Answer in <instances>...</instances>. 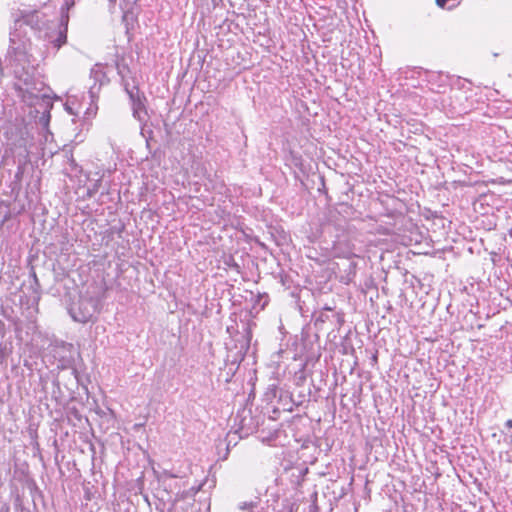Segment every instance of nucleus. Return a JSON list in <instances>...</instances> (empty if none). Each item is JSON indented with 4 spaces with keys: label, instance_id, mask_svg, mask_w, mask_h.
<instances>
[{
    "label": "nucleus",
    "instance_id": "nucleus-1",
    "mask_svg": "<svg viewBox=\"0 0 512 512\" xmlns=\"http://www.w3.org/2000/svg\"><path fill=\"white\" fill-rule=\"evenodd\" d=\"M311 317L313 324H307L302 330V346L304 354L307 355V366H309L311 362H317L320 358V342L317 327L320 322V314H317L316 309H313Z\"/></svg>",
    "mask_w": 512,
    "mask_h": 512
},
{
    "label": "nucleus",
    "instance_id": "nucleus-18",
    "mask_svg": "<svg viewBox=\"0 0 512 512\" xmlns=\"http://www.w3.org/2000/svg\"><path fill=\"white\" fill-rule=\"evenodd\" d=\"M258 504H259L258 500H255V501H244V502H241V503L238 504V508L240 510L252 511L254 508L257 507Z\"/></svg>",
    "mask_w": 512,
    "mask_h": 512
},
{
    "label": "nucleus",
    "instance_id": "nucleus-15",
    "mask_svg": "<svg viewBox=\"0 0 512 512\" xmlns=\"http://www.w3.org/2000/svg\"><path fill=\"white\" fill-rule=\"evenodd\" d=\"M66 40H67V35L65 32L63 31H59L57 37L53 40H51V43L53 44V46L57 49H59L63 44L66 43Z\"/></svg>",
    "mask_w": 512,
    "mask_h": 512
},
{
    "label": "nucleus",
    "instance_id": "nucleus-10",
    "mask_svg": "<svg viewBox=\"0 0 512 512\" xmlns=\"http://www.w3.org/2000/svg\"><path fill=\"white\" fill-rule=\"evenodd\" d=\"M116 69H117L118 75L121 77L122 85L124 86V83H128L126 81V77H128L131 74L129 65L127 64L124 57L117 59Z\"/></svg>",
    "mask_w": 512,
    "mask_h": 512
},
{
    "label": "nucleus",
    "instance_id": "nucleus-23",
    "mask_svg": "<svg viewBox=\"0 0 512 512\" xmlns=\"http://www.w3.org/2000/svg\"><path fill=\"white\" fill-rule=\"evenodd\" d=\"M137 0H122V3L120 4L121 9H125L128 6H131L132 4L136 3Z\"/></svg>",
    "mask_w": 512,
    "mask_h": 512
},
{
    "label": "nucleus",
    "instance_id": "nucleus-37",
    "mask_svg": "<svg viewBox=\"0 0 512 512\" xmlns=\"http://www.w3.org/2000/svg\"><path fill=\"white\" fill-rule=\"evenodd\" d=\"M321 192L323 193L324 192V182L322 181V189H321Z\"/></svg>",
    "mask_w": 512,
    "mask_h": 512
},
{
    "label": "nucleus",
    "instance_id": "nucleus-39",
    "mask_svg": "<svg viewBox=\"0 0 512 512\" xmlns=\"http://www.w3.org/2000/svg\"><path fill=\"white\" fill-rule=\"evenodd\" d=\"M273 393H274V397H276V395H277V390H276V389H274V390H273Z\"/></svg>",
    "mask_w": 512,
    "mask_h": 512
},
{
    "label": "nucleus",
    "instance_id": "nucleus-8",
    "mask_svg": "<svg viewBox=\"0 0 512 512\" xmlns=\"http://www.w3.org/2000/svg\"><path fill=\"white\" fill-rule=\"evenodd\" d=\"M331 322L334 326H340L343 322V315L339 312L332 310L330 307L322 308V323Z\"/></svg>",
    "mask_w": 512,
    "mask_h": 512
},
{
    "label": "nucleus",
    "instance_id": "nucleus-38",
    "mask_svg": "<svg viewBox=\"0 0 512 512\" xmlns=\"http://www.w3.org/2000/svg\"><path fill=\"white\" fill-rule=\"evenodd\" d=\"M309 242L310 243H315V241L312 238H310V237H309Z\"/></svg>",
    "mask_w": 512,
    "mask_h": 512
},
{
    "label": "nucleus",
    "instance_id": "nucleus-40",
    "mask_svg": "<svg viewBox=\"0 0 512 512\" xmlns=\"http://www.w3.org/2000/svg\"><path fill=\"white\" fill-rule=\"evenodd\" d=\"M269 395H270V392H267V393H266V397H267L268 399H270Z\"/></svg>",
    "mask_w": 512,
    "mask_h": 512
},
{
    "label": "nucleus",
    "instance_id": "nucleus-4",
    "mask_svg": "<svg viewBox=\"0 0 512 512\" xmlns=\"http://www.w3.org/2000/svg\"><path fill=\"white\" fill-rule=\"evenodd\" d=\"M18 34L16 31L10 32V45L8 54L14 57V60L20 64H30L31 54L29 53V41L17 39Z\"/></svg>",
    "mask_w": 512,
    "mask_h": 512
},
{
    "label": "nucleus",
    "instance_id": "nucleus-3",
    "mask_svg": "<svg viewBox=\"0 0 512 512\" xmlns=\"http://www.w3.org/2000/svg\"><path fill=\"white\" fill-rule=\"evenodd\" d=\"M71 318L78 323L89 322L95 314V304L90 298H80L68 308Z\"/></svg>",
    "mask_w": 512,
    "mask_h": 512
},
{
    "label": "nucleus",
    "instance_id": "nucleus-19",
    "mask_svg": "<svg viewBox=\"0 0 512 512\" xmlns=\"http://www.w3.org/2000/svg\"><path fill=\"white\" fill-rule=\"evenodd\" d=\"M12 347H8L7 344L0 343V364L7 358L10 354Z\"/></svg>",
    "mask_w": 512,
    "mask_h": 512
},
{
    "label": "nucleus",
    "instance_id": "nucleus-20",
    "mask_svg": "<svg viewBox=\"0 0 512 512\" xmlns=\"http://www.w3.org/2000/svg\"><path fill=\"white\" fill-rule=\"evenodd\" d=\"M30 290L35 295L34 299L38 302L40 300V296H41L40 282H38V286H36V283L32 282V284L30 285Z\"/></svg>",
    "mask_w": 512,
    "mask_h": 512
},
{
    "label": "nucleus",
    "instance_id": "nucleus-41",
    "mask_svg": "<svg viewBox=\"0 0 512 512\" xmlns=\"http://www.w3.org/2000/svg\"><path fill=\"white\" fill-rule=\"evenodd\" d=\"M8 218H9V216H8V215H6V216L4 217V220L6 221V220H8Z\"/></svg>",
    "mask_w": 512,
    "mask_h": 512
},
{
    "label": "nucleus",
    "instance_id": "nucleus-24",
    "mask_svg": "<svg viewBox=\"0 0 512 512\" xmlns=\"http://www.w3.org/2000/svg\"><path fill=\"white\" fill-rule=\"evenodd\" d=\"M30 277L32 278V282L36 283V286H38L39 279L36 275L34 267H31L30 269Z\"/></svg>",
    "mask_w": 512,
    "mask_h": 512
},
{
    "label": "nucleus",
    "instance_id": "nucleus-9",
    "mask_svg": "<svg viewBox=\"0 0 512 512\" xmlns=\"http://www.w3.org/2000/svg\"><path fill=\"white\" fill-rule=\"evenodd\" d=\"M40 105L43 108V112L39 117V124H41L44 128H47L50 122V110L53 107V103L48 96H43Z\"/></svg>",
    "mask_w": 512,
    "mask_h": 512
},
{
    "label": "nucleus",
    "instance_id": "nucleus-30",
    "mask_svg": "<svg viewBox=\"0 0 512 512\" xmlns=\"http://www.w3.org/2000/svg\"><path fill=\"white\" fill-rule=\"evenodd\" d=\"M505 426L508 428H512V419H508L505 423Z\"/></svg>",
    "mask_w": 512,
    "mask_h": 512
},
{
    "label": "nucleus",
    "instance_id": "nucleus-16",
    "mask_svg": "<svg viewBox=\"0 0 512 512\" xmlns=\"http://www.w3.org/2000/svg\"><path fill=\"white\" fill-rule=\"evenodd\" d=\"M13 506L14 512H31L29 508L24 506L23 499L19 495L16 496Z\"/></svg>",
    "mask_w": 512,
    "mask_h": 512
},
{
    "label": "nucleus",
    "instance_id": "nucleus-17",
    "mask_svg": "<svg viewBox=\"0 0 512 512\" xmlns=\"http://www.w3.org/2000/svg\"><path fill=\"white\" fill-rule=\"evenodd\" d=\"M67 163L70 166L71 172H73V173L81 172V167L77 164V162L75 161V159L73 158V155L71 153L69 155L67 154Z\"/></svg>",
    "mask_w": 512,
    "mask_h": 512
},
{
    "label": "nucleus",
    "instance_id": "nucleus-27",
    "mask_svg": "<svg viewBox=\"0 0 512 512\" xmlns=\"http://www.w3.org/2000/svg\"><path fill=\"white\" fill-rule=\"evenodd\" d=\"M245 428H247V430H249L251 427H250V424L246 423V417H243V419L241 420V429H245Z\"/></svg>",
    "mask_w": 512,
    "mask_h": 512
},
{
    "label": "nucleus",
    "instance_id": "nucleus-12",
    "mask_svg": "<svg viewBox=\"0 0 512 512\" xmlns=\"http://www.w3.org/2000/svg\"><path fill=\"white\" fill-rule=\"evenodd\" d=\"M269 302V296L267 293H258L255 298H254V304H253V308L255 309L256 307L259 306V309L260 310H263L265 308V306L268 304Z\"/></svg>",
    "mask_w": 512,
    "mask_h": 512
},
{
    "label": "nucleus",
    "instance_id": "nucleus-28",
    "mask_svg": "<svg viewBox=\"0 0 512 512\" xmlns=\"http://www.w3.org/2000/svg\"><path fill=\"white\" fill-rule=\"evenodd\" d=\"M0 512H10V507L8 504L3 503L0 507Z\"/></svg>",
    "mask_w": 512,
    "mask_h": 512
},
{
    "label": "nucleus",
    "instance_id": "nucleus-13",
    "mask_svg": "<svg viewBox=\"0 0 512 512\" xmlns=\"http://www.w3.org/2000/svg\"><path fill=\"white\" fill-rule=\"evenodd\" d=\"M52 385H53L52 397L55 399V401L57 403H59L62 400V391H61L59 380L58 379L53 380Z\"/></svg>",
    "mask_w": 512,
    "mask_h": 512
},
{
    "label": "nucleus",
    "instance_id": "nucleus-33",
    "mask_svg": "<svg viewBox=\"0 0 512 512\" xmlns=\"http://www.w3.org/2000/svg\"><path fill=\"white\" fill-rule=\"evenodd\" d=\"M66 110L68 111L69 114H74V111L68 105L66 106Z\"/></svg>",
    "mask_w": 512,
    "mask_h": 512
},
{
    "label": "nucleus",
    "instance_id": "nucleus-11",
    "mask_svg": "<svg viewBox=\"0 0 512 512\" xmlns=\"http://www.w3.org/2000/svg\"><path fill=\"white\" fill-rule=\"evenodd\" d=\"M73 344L71 343H67V342H64V341H55L54 342V357L56 358L57 355L60 354V351H63V352H69L71 353L72 350H73Z\"/></svg>",
    "mask_w": 512,
    "mask_h": 512
},
{
    "label": "nucleus",
    "instance_id": "nucleus-26",
    "mask_svg": "<svg viewBox=\"0 0 512 512\" xmlns=\"http://www.w3.org/2000/svg\"><path fill=\"white\" fill-rule=\"evenodd\" d=\"M301 295H302V297H310V296H313L314 293L309 289H305V290L301 291Z\"/></svg>",
    "mask_w": 512,
    "mask_h": 512
},
{
    "label": "nucleus",
    "instance_id": "nucleus-6",
    "mask_svg": "<svg viewBox=\"0 0 512 512\" xmlns=\"http://www.w3.org/2000/svg\"><path fill=\"white\" fill-rule=\"evenodd\" d=\"M26 24L33 29H40L41 16L38 10H18L14 14V26L17 30L18 26Z\"/></svg>",
    "mask_w": 512,
    "mask_h": 512
},
{
    "label": "nucleus",
    "instance_id": "nucleus-32",
    "mask_svg": "<svg viewBox=\"0 0 512 512\" xmlns=\"http://www.w3.org/2000/svg\"><path fill=\"white\" fill-rule=\"evenodd\" d=\"M70 5H73V1L71 0V2H70V0H66L65 6L68 8Z\"/></svg>",
    "mask_w": 512,
    "mask_h": 512
},
{
    "label": "nucleus",
    "instance_id": "nucleus-5",
    "mask_svg": "<svg viewBox=\"0 0 512 512\" xmlns=\"http://www.w3.org/2000/svg\"><path fill=\"white\" fill-rule=\"evenodd\" d=\"M324 18H328L330 20L327 24L329 28V36L322 32V42L333 43V45L336 47L342 40V31L339 29L340 20L335 14L332 15L329 9H326L324 6H322V22L324 21Z\"/></svg>",
    "mask_w": 512,
    "mask_h": 512
},
{
    "label": "nucleus",
    "instance_id": "nucleus-35",
    "mask_svg": "<svg viewBox=\"0 0 512 512\" xmlns=\"http://www.w3.org/2000/svg\"><path fill=\"white\" fill-rule=\"evenodd\" d=\"M250 337H251V333L250 331L247 332V340L249 341L250 340ZM247 345L249 346V342L247 343Z\"/></svg>",
    "mask_w": 512,
    "mask_h": 512
},
{
    "label": "nucleus",
    "instance_id": "nucleus-31",
    "mask_svg": "<svg viewBox=\"0 0 512 512\" xmlns=\"http://www.w3.org/2000/svg\"><path fill=\"white\" fill-rule=\"evenodd\" d=\"M0 333H4V323L0 321Z\"/></svg>",
    "mask_w": 512,
    "mask_h": 512
},
{
    "label": "nucleus",
    "instance_id": "nucleus-7",
    "mask_svg": "<svg viewBox=\"0 0 512 512\" xmlns=\"http://www.w3.org/2000/svg\"><path fill=\"white\" fill-rule=\"evenodd\" d=\"M90 77L94 80V84L90 87L89 90V93L93 98L95 94L100 90L101 86L108 81V79L99 64H96L91 69Z\"/></svg>",
    "mask_w": 512,
    "mask_h": 512
},
{
    "label": "nucleus",
    "instance_id": "nucleus-36",
    "mask_svg": "<svg viewBox=\"0 0 512 512\" xmlns=\"http://www.w3.org/2000/svg\"><path fill=\"white\" fill-rule=\"evenodd\" d=\"M146 146H147L148 149H150V141H149V139H146Z\"/></svg>",
    "mask_w": 512,
    "mask_h": 512
},
{
    "label": "nucleus",
    "instance_id": "nucleus-25",
    "mask_svg": "<svg viewBox=\"0 0 512 512\" xmlns=\"http://www.w3.org/2000/svg\"><path fill=\"white\" fill-rule=\"evenodd\" d=\"M71 374L74 376L76 384L80 382V375L76 368H72Z\"/></svg>",
    "mask_w": 512,
    "mask_h": 512
},
{
    "label": "nucleus",
    "instance_id": "nucleus-29",
    "mask_svg": "<svg viewBox=\"0 0 512 512\" xmlns=\"http://www.w3.org/2000/svg\"><path fill=\"white\" fill-rule=\"evenodd\" d=\"M308 473V468L299 469V475L304 477Z\"/></svg>",
    "mask_w": 512,
    "mask_h": 512
},
{
    "label": "nucleus",
    "instance_id": "nucleus-34",
    "mask_svg": "<svg viewBox=\"0 0 512 512\" xmlns=\"http://www.w3.org/2000/svg\"><path fill=\"white\" fill-rule=\"evenodd\" d=\"M311 396H313V399H314L315 401H317V397H318L317 391H316L314 394H311V393H310V397H311Z\"/></svg>",
    "mask_w": 512,
    "mask_h": 512
},
{
    "label": "nucleus",
    "instance_id": "nucleus-22",
    "mask_svg": "<svg viewBox=\"0 0 512 512\" xmlns=\"http://www.w3.org/2000/svg\"><path fill=\"white\" fill-rule=\"evenodd\" d=\"M311 505H310V512H317L318 506H317V500H318V493L316 490H314L311 495Z\"/></svg>",
    "mask_w": 512,
    "mask_h": 512
},
{
    "label": "nucleus",
    "instance_id": "nucleus-2",
    "mask_svg": "<svg viewBox=\"0 0 512 512\" xmlns=\"http://www.w3.org/2000/svg\"><path fill=\"white\" fill-rule=\"evenodd\" d=\"M124 89L129 96L133 117L139 122H145L148 117L145 94L140 91L137 85L130 87L129 83H124Z\"/></svg>",
    "mask_w": 512,
    "mask_h": 512
},
{
    "label": "nucleus",
    "instance_id": "nucleus-14",
    "mask_svg": "<svg viewBox=\"0 0 512 512\" xmlns=\"http://www.w3.org/2000/svg\"><path fill=\"white\" fill-rule=\"evenodd\" d=\"M305 254L309 259L314 260L316 263H319L320 253L318 252L317 248L310 247L307 245L305 246Z\"/></svg>",
    "mask_w": 512,
    "mask_h": 512
},
{
    "label": "nucleus",
    "instance_id": "nucleus-21",
    "mask_svg": "<svg viewBox=\"0 0 512 512\" xmlns=\"http://www.w3.org/2000/svg\"><path fill=\"white\" fill-rule=\"evenodd\" d=\"M72 362H73L72 357L61 356V358L59 359L58 367H60L62 369H66L71 366Z\"/></svg>",
    "mask_w": 512,
    "mask_h": 512
}]
</instances>
